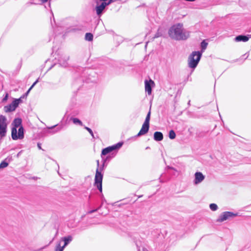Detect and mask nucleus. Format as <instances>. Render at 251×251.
I'll use <instances>...</instances> for the list:
<instances>
[{
    "instance_id": "1",
    "label": "nucleus",
    "mask_w": 251,
    "mask_h": 251,
    "mask_svg": "<svg viewBox=\"0 0 251 251\" xmlns=\"http://www.w3.org/2000/svg\"><path fill=\"white\" fill-rule=\"evenodd\" d=\"M169 34L176 40H186L189 37V32L183 31V24L180 23L173 25L169 31Z\"/></svg>"
},
{
    "instance_id": "2",
    "label": "nucleus",
    "mask_w": 251,
    "mask_h": 251,
    "mask_svg": "<svg viewBox=\"0 0 251 251\" xmlns=\"http://www.w3.org/2000/svg\"><path fill=\"white\" fill-rule=\"evenodd\" d=\"M11 129V137L13 140L23 139L24 138V129L22 126V120L20 118L15 119Z\"/></svg>"
},
{
    "instance_id": "3",
    "label": "nucleus",
    "mask_w": 251,
    "mask_h": 251,
    "mask_svg": "<svg viewBox=\"0 0 251 251\" xmlns=\"http://www.w3.org/2000/svg\"><path fill=\"white\" fill-rule=\"evenodd\" d=\"M201 56L200 51H193L188 58V65L191 68H195L197 66Z\"/></svg>"
},
{
    "instance_id": "4",
    "label": "nucleus",
    "mask_w": 251,
    "mask_h": 251,
    "mask_svg": "<svg viewBox=\"0 0 251 251\" xmlns=\"http://www.w3.org/2000/svg\"><path fill=\"white\" fill-rule=\"evenodd\" d=\"M8 123L7 119L3 115L0 116V137L2 138L6 135Z\"/></svg>"
},
{
    "instance_id": "5",
    "label": "nucleus",
    "mask_w": 251,
    "mask_h": 251,
    "mask_svg": "<svg viewBox=\"0 0 251 251\" xmlns=\"http://www.w3.org/2000/svg\"><path fill=\"white\" fill-rule=\"evenodd\" d=\"M103 176L101 172L99 171L98 168L97 169L95 176L94 185L96 186L100 192H102V181Z\"/></svg>"
},
{
    "instance_id": "6",
    "label": "nucleus",
    "mask_w": 251,
    "mask_h": 251,
    "mask_svg": "<svg viewBox=\"0 0 251 251\" xmlns=\"http://www.w3.org/2000/svg\"><path fill=\"white\" fill-rule=\"evenodd\" d=\"M123 144V143L119 142L115 145L103 149L101 151V155H105L113 151L120 149L122 146Z\"/></svg>"
},
{
    "instance_id": "7",
    "label": "nucleus",
    "mask_w": 251,
    "mask_h": 251,
    "mask_svg": "<svg viewBox=\"0 0 251 251\" xmlns=\"http://www.w3.org/2000/svg\"><path fill=\"white\" fill-rule=\"evenodd\" d=\"M236 215V214H234L230 212H225L220 215L219 218L217 220V221L218 222H222L228 219L230 217H234Z\"/></svg>"
},
{
    "instance_id": "8",
    "label": "nucleus",
    "mask_w": 251,
    "mask_h": 251,
    "mask_svg": "<svg viewBox=\"0 0 251 251\" xmlns=\"http://www.w3.org/2000/svg\"><path fill=\"white\" fill-rule=\"evenodd\" d=\"M150 125L143 123L141 129L137 134V136H140L146 134L149 129Z\"/></svg>"
},
{
    "instance_id": "9",
    "label": "nucleus",
    "mask_w": 251,
    "mask_h": 251,
    "mask_svg": "<svg viewBox=\"0 0 251 251\" xmlns=\"http://www.w3.org/2000/svg\"><path fill=\"white\" fill-rule=\"evenodd\" d=\"M108 5H109V4L108 2H102L100 5L97 6L96 7L97 14L98 15H100L105 7Z\"/></svg>"
},
{
    "instance_id": "10",
    "label": "nucleus",
    "mask_w": 251,
    "mask_h": 251,
    "mask_svg": "<svg viewBox=\"0 0 251 251\" xmlns=\"http://www.w3.org/2000/svg\"><path fill=\"white\" fill-rule=\"evenodd\" d=\"M145 90L147 92L148 94L150 95L151 94V84H154V82L151 79H150L149 81L147 80L145 81Z\"/></svg>"
},
{
    "instance_id": "11",
    "label": "nucleus",
    "mask_w": 251,
    "mask_h": 251,
    "mask_svg": "<svg viewBox=\"0 0 251 251\" xmlns=\"http://www.w3.org/2000/svg\"><path fill=\"white\" fill-rule=\"evenodd\" d=\"M195 183L198 184L201 182L204 179V176L202 175V174L201 172H197L195 174Z\"/></svg>"
},
{
    "instance_id": "12",
    "label": "nucleus",
    "mask_w": 251,
    "mask_h": 251,
    "mask_svg": "<svg viewBox=\"0 0 251 251\" xmlns=\"http://www.w3.org/2000/svg\"><path fill=\"white\" fill-rule=\"evenodd\" d=\"M163 139V134L161 132L156 131L154 133V139L156 141H160Z\"/></svg>"
},
{
    "instance_id": "13",
    "label": "nucleus",
    "mask_w": 251,
    "mask_h": 251,
    "mask_svg": "<svg viewBox=\"0 0 251 251\" xmlns=\"http://www.w3.org/2000/svg\"><path fill=\"white\" fill-rule=\"evenodd\" d=\"M236 42L243 41L247 42L249 40V38L244 35H239L236 37L235 39Z\"/></svg>"
},
{
    "instance_id": "14",
    "label": "nucleus",
    "mask_w": 251,
    "mask_h": 251,
    "mask_svg": "<svg viewBox=\"0 0 251 251\" xmlns=\"http://www.w3.org/2000/svg\"><path fill=\"white\" fill-rule=\"evenodd\" d=\"M15 110L14 106L11 103L8 105L4 106V110L5 112H9L11 111H13Z\"/></svg>"
},
{
    "instance_id": "15",
    "label": "nucleus",
    "mask_w": 251,
    "mask_h": 251,
    "mask_svg": "<svg viewBox=\"0 0 251 251\" xmlns=\"http://www.w3.org/2000/svg\"><path fill=\"white\" fill-rule=\"evenodd\" d=\"M61 239L64 242V247H66L68 244L69 242L72 240V237L71 236H68L62 238Z\"/></svg>"
},
{
    "instance_id": "16",
    "label": "nucleus",
    "mask_w": 251,
    "mask_h": 251,
    "mask_svg": "<svg viewBox=\"0 0 251 251\" xmlns=\"http://www.w3.org/2000/svg\"><path fill=\"white\" fill-rule=\"evenodd\" d=\"M21 101V98L18 99H16L11 103V104L14 106V108L16 109L18 107L19 103Z\"/></svg>"
},
{
    "instance_id": "17",
    "label": "nucleus",
    "mask_w": 251,
    "mask_h": 251,
    "mask_svg": "<svg viewBox=\"0 0 251 251\" xmlns=\"http://www.w3.org/2000/svg\"><path fill=\"white\" fill-rule=\"evenodd\" d=\"M85 38L86 40L91 41L93 40V35L91 33H87L85 34Z\"/></svg>"
},
{
    "instance_id": "18",
    "label": "nucleus",
    "mask_w": 251,
    "mask_h": 251,
    "mask_svg": "<svg viewBox=\"0 0 251 251\" xmlns=\"http://www.w3.org/2000/svg\"><path fill=\"white\" fill-rule=\"evenodd\" d=\"M71 120L73 121V123L75 124H78L81 126H83V124H82V122L80 120H79L78 119L76 118H71Z\"/></svg>"
},
{
    "instance_id": "19",
    "label": "nucleus",
    "mask_w": 251,
    "mask_h": 251,
    "mask_svg": "<svg viewBox=\"0 0 251 251\" xmlns=\"http://www.w3.org/2000/svg\"><path fill=\"white\" fill-rule=\"evenodd\" d=\"M151 114V109H150L145 119V121L144 123L150 125V120Z\"/></svg>"
},
{
    "instance_id": "20",
    "label": "nucleus",
    "mask_w": 251,
    "mask_h": 251,
    "mask_svg": "<svg viewBox=\"0 0 251 251\" xmlns=\"http://www.w3.org/2000/svg\"><path fill=\"white\" fill-rule=\"evenodd\" d=\"M208 43L205 41V40H203L201 43V50L203 51H204L207 48Z\"/></svg>"
},
{
    "instance_id": "21",
    "label": "nucleus",
    "mask_w": 251,
    "mask_h": 251,
    "mask_svg": "<svg viewBox=\"0 0 251 251\" xmlns=\"http://www.w3.org/2000/svg\"><path fill=\"white\" fill-rule=\"evenodd\" d=\"M176 133L173 130H171L169 131V136L171 139H174L176 137Z\"/></svg>"
},
{
    "instance_id": "22",
    "label": "nucleus",
    "mask_w": 251,
    "mask_h": 251,
    "mask_svg": "<svg viewBox=\"0 0 251 251\" xmlns=\"http://www.w3.org/2000/svg\"><path fill=\"white\" fill-rule=\"evenodd\" d=\"M65 247L64 246H61L60 243H59L56 246L55 251H63Z\"/></svg>"
},
{
    "instance_id": "23",
    "label": "nucleus",
    "mask_w": 251,
    "mask_h": 251,
    "mask_svg": "<svg viewBox=\"0 0 251 251\" xmlns=\"http://www.w3.org/2000/svg\"><path fill=\"white\" fill-rule=\"evenodd\" d=\"M209 206L211 210L212 211H215L218 208V206L215 203H211L210 204Z\"/></svg>"
},
{
    "instance_id": "24",
    "label": "nucleus",
    "mask_w": 251,
    "mask_h": 251,
    "mask_svg": "<svg viewBox=\"0 0 251 251\" xmlns=\"http://www.w3.org/2000/svg\"><path fill=\"white\" fill-rule=\"evenodd\" d=\"M8 163H7V162H6L5 161H2L0 164V168H5V167H6L8 166Z\"/></svg>"
},
{
    "instance_id": "25",
    "label": "nucleus",
    "mask_w": 251,
    "mask_h": 251,
    "mask_svg": "<svg viewBox=\"0 0 251 251\" xmlns=\"http://www.w3.org/2000/svg\"><path fill=\"white\" fill-rule=\"evenodd\" d=\"M38 80H37L33 83V84L31 85V86L29 88V89L28 90V91L25 93L26 96H27L28 94L30 91L32 89V88L34 86V85L38 82Z\"/></svg>"
},
{
    "instance_id": "26",
    "label": "nucleus",
    "mask_w": 251,
    "mask_h": 251,
    "mask_svg": "<svg viewBox=\"0 0 251 251\" xmlns=\"http://www.w3.org/2000/svg\"><path fill=\"white\" fill-rule=\"evenodd\" d=\"M85 128L90 133L91 136L94 138V136L92 130L88 127H85Z\"/></svg>"
},
{
    "instance_id": "27",
    "label": "nucleus",
    "mask_w": 251,
    "mask_h": 251,
    "mask_svg": "<svg viewBox=\"0 0 251 251\" xmlns=\"http://www.w3.org/2000/svg\"><path fill=\"white\" fill-rule=\"evenodd\" d=\"M8 97V94H6L5 96L4 97V98L3 99V101H6L7 100Z\"/></svg>"
},
{
    "instance_id": "28",
    "label": "nucleus",
    "mask_w": 251,
    "mask_h": 251,
    "mask_svg": "<svg viewBox=\"0 0 251 251\" xmlns=\"http://www.w3.org/2000/svg\"><path fill=\"white\" fill-rule=\"evenodd\" d=\"M41 1L43 3H45L48 1V0H41Z\"/></svg>"
},
{
    "instance_id": "29",
    "label": "nucleus",
    "mask_w": 251,
    "mask_h": 251,
    "mask_svg": "<svg viewBox=\"0 0 251 251\" xmlns=\"http://www.w3.org/2000/svg\"><path fill=\"white\" fill-rule=\"evenodd\" d=\"M38 147L40 149H41V146H40V144L38 143Z\"/></svg>"
},
{
    "instance_id": "30",
    "label": "nucleus",
    "mask_w": 251,
    "mask_h": 251,
    "mask_svg": "<svg viewBox=\"0 0 251 251\" xmlns=\"http://www.w3.org/2000/svg\"><path fill=\"white\" fill-rule=\"evenodd\" d=\"M100 1H102L103 2H105L107 0H100Z\"/></svg>"
},
{
    "instance_id": "31",
    "label": "nucleus",
    "mask_w": 251,
    "mask_h": 251,
    "mask_svg": "<svg viewBox=\"0 0 251 251\" xmlns=\"http://www.w3.org/2000/svg\"><path fill=\"white\" fill-rule=\"evenodd\" d=\"M96 211V210L91 211H90V213H92V212H94V211Z\"/></svg>"
},
{
    "instance_id": "32",
    "label": "nucleus",
    "mask_w": 251,
    "mask_h": 251,
    "mask_svg": "<svg viewBox=\"0 0 251 251\" xmlns=\"http://www.w3.org/2000/svg\"><path fill=\"white\" fill-rule=\"evenodd\" d=\"M142 196H139L138 197V198H141Z\"/></svg>"
},
{
    "instance_id": "33",
    "label": "nucleus",
    "mask_w": 251,
    "mask_h": 251,
    "mask_svg": "<svg viewBox=\"0 0 251 251\" xmlns=\"http://www.w3.org/2000/svg\"><path fill=\"white\" fill-rule=\"evenodd\" d=\"M99 162L98 161V165H99Z\"/></svg>"
}]
</instances>
